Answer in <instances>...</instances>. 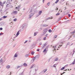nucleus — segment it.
I'll return each mask as SVG.
<instances>
[{"instance_id": "nucleus-1", "label": "nucleus", "mask_w": 75, "mask_h": 75, "mask_svg": "<svg viewBox=\"0 0 75 75\" xmlns=\"http://www.w3.org/2000/svg\"><path fill=\"white\" fill-rule=\"evenodd\" d=\"M30 12L31 13L29 15V18H31L34 15V14H35V13L33 11H32V10H30Z\"/></svg>"}, {"instance_id": "nucleus-2", "label": "nucleus", "mask_w": 75, "mask_h": 75, "mask_svg": "<svg viewBox=\"0 0 75 75\" xmlns=\"http://www.w3.org/2000/svg\"><path fill=\"white\" fill-rule=\"evenodd\" d=\"M32 66L33 67H36L35 69V72H36L37 71V70H38V67L36 66H35V64H32Z\"/></svg>"}, {"instance_id": "nucleus-3", "label": "nucleus", "mask_w": 75, "mask_h": 75, "mask_svg": "<svg viewBox=\"0 0 75 75\" xmlns=\"http://www.w3.org/2000/svg\"><path fill=\"white\" fill-rule=\"evenodd\" d=\"M48 31V28H45L43 30V34L42 35H45L46 33Z\"/></svg>"}, {"instance_id": "nucleus-4", "label": "nucleus", "mask_w": 75, "mask_h": 75, "mask_svg": "<svg viewBox=\"0 0 75 75\" xmlns=\"http://www.w3.org/2000/svg\"><path fill=\"white\" fill-rule=\"evenodd\" d=\"M40 55L39 54H38L35 57H33L35 59H38L39 58H40Z\"/></svg>"}, {"instance_id": "nucleus-5", "label": "nucleus", "mask_w": 75, "mask_h": 75, "mask_svg": "<svg viewBox=\"0 0 75 75\" xmlns=\"http://www.w3.org/2000/svg\"><path fill=\"white\" fill-rule=\"evenodd\" d=\"M27 27V24L25 23V24H24L23 25V26H22V29H24V28H25Z\"/></svg>"}, {"instance_id": "nucleus-6", "label": "nucleus", "mask_w": 75, "mask_h": 75, "mask_svg": "<svg viewBox=\"0 0 75 75\" xmlns=\"http://www.w3.org/2000/svg\"><path fill=\"white\" fill-rule=\"evenodd\" d=\"M42 13V11H39V13H38V14L37 16V17H38V16H40V15H41V14Z\"/></svg>"}, {"instance_id": "nucleus-7", "label": "nucleus", "mask_w": 75, "mask_h": 75, "mask_svg": "<svg viewBox=\"0 0 75 75\" xmlns=\"http://www.w3.org/2000/svg\"><path fill=\"white\" fill-rule=\"evenodd\" d=\"M35 59L33 57L31 60V61L30 62L31 63H33V62H34V61H35Z\"/></svg>"}, {"instance_id": "nucleus-8", "label": "nucleus", "mask_w": 75, "mask_h": 75, "mask_svg": "<svg viewBox=\"0 0 75 75\" xmlns=\"http://www.w3.org/2000/svg\"><path fill=\"white\" fill-rule=\"evenodd\" d=\"M30 56V53H29L28 54H26L25 55V57L26 58H27V57H28Z\"/></svg>"}, {"instance_id": "nucleus-9", "label": "nucleus", "mask_w": 75, "mask_h": 75, "mask_svg": "<svg viewBox=\"0 0 75 75\" xmlns=\"http://www.w3.org/2000/svg\"><path fill=\"white\" fill-rule=\"evenodd\" d=\"M19 32H20V30H19L16 33V37H18V35L20 34V33H19Z\"/></svg>"}, {"instance_id": "nucleus-10", "label": "nucleus", "mask_w": 75, "mask_h": 75, "mask_svg": "<svg viewBox=\"0 0 75 75\" xmlns=\"http://www.w3.org/2000/svg\"><path fill=\"white\" fill-rule=\"evenodd\" d=\"M17 14V11H15L13 12L12 13H11V14Z\"/></svg>"}, {"instance_id": "nucleus-11", "label": "nucleus", "mask_w": 75, "mask_h": 75, "mask_svg": "<svg viewBox=\"0 0 75 75\" xmlns=\"http://www.w3.org/2000/svg\"><path fill=\"white\" fill-rule=\"evenodd\" d=\"M47 71V69H45L43 70L42 72H43V73H45V72L46 71Z\"/></svg>"}, {"instance_id": "nucleus-12", "label": "nucleus", "mask_w": 75, "mask_h": 75, "mask_svg": "<svg viewBox=\"0 0 75 75\" xmlns=\"http://www.w3.org/2000/svg\"><path fill=\"white\" fill-rule=\"evenodd\" d=\"M10 68V66L9 65H7L6 66V68L7 69H9Z\"/></svg>"}, {"instance_id": "nucleus-13", "label": "nucleus", "mask_w": 75, "mask_h": 75, "mask_svg": "<svg viewBox=\"0 0 75 75\" xmlns=\"http://www.w3.org/2000/svg\"><path fill=\"white\" fill-rule=\"evenodd\" d=\"M14 57L15 58H16L17 57V54H15L14 55Z\"/></svg>"}, {"instance_id": "nucleus-14", "label": "nucleus", "mask_w": 75, "mask_h": 75, "mask_svg": "<svg viewBox=\"0 0 75 75\" xmlns=\"http://www.w3.org/2000/svg\"><path fill=\"white\" fill-rule=\"evenodd\" d=\"M23 65L24 67H27V64L26 63H24L23 64Z\"/></svg>"}, {"instance_id": "nucleus-15", "label": "nucleus", "mask_w": 75, "mask_h": 75, "mask_svg": "<svg viewBox=\"0 0 75 75\" xmlns=\"http://www.w3.org/2000/svg\"><path fill=\"white\" fill-rule=\"evenodd\" d=\"M0 4L1 6H3V3L1 2H0Z\"/></svg>"}, {"instance_id": "nucleus-16", "label": "nucleus", "mask_w": 75, "mask_h": 75, "mask_svg": "<svg viewBox=\"0 0 75 75\" xmlns=\"http://www.w3.org/2000/svg\"><path fill=\"white\" fill-rule=\"evenodd\" d=\"M7 17V16H4L2 17V18H6V17Z\"/></svg>"}, {"instance_id": "nucleus-17", "label": "nucleus", "mask_w": 75, "mask_h": 75, "mask_svg": "<svg viewBox=\"0 0 75 75\" xmlns=\"http://www.w3.org/2000/svg\"><path fill=\"white\" fill-rule=\"evenodd\" d=\"M34 53H35V52H34V51H32L31 52V54H32V55H34Z\"/></svg>"}, {"instance_id": "nucleus-18", "label": "nucleus", "mask_w": 75, "mask_h": 75, "mask_svg": "<svg viewBox=\"0 0 75 75\" xmlns=\"http://www.w3.org/2000/svg\"><path fill=\"white\" fill-rule=\"evenodd\" d=\"M43 27H47V26H48V25H45V24H43Z\"/></svg>"}, {"instance_id": "nucleus-19", "label": "nucleus", "mask_w": 75, "mask_h": 75, "mask_svg": "<svg viewBox=\"0 0 75 75\" xmlns=\"http://www.w3.org/2000/svg\"><path fill=\"white\" fill-rule=\"evenodd\" d=\"M64 69H65V67H63L61 69V71H62V70Z\"/></svg>"}, {"instance_id": "nucleus-20", "label": "nucleus", "mask_w": 75, "mask_h": 75, "mask_svg": "<svg viewBox=\"0 0 75 75\" xmlns=\"http://www.w3.org/2000/svg\"><path fill=\"white\" fill-rule=\"evenodd\" d=\"M52 18H52V17H51V18L49 17V18H47V20H50V19H52Z\"/></svg>"}, {"instance_id": "nucleus-21", "label": "nucleus", "mask_w": 75, "mask_h": 75, "mask_svg": "<svg viewBox=\"0 0 75 75\" xmlns=\"http://www.w3.org/2000/svg\"><path fill=\"white\" fill-rule=\"evenodd\" d=\"M58 60V58H57L54 59V61H57Z\"/></svg>"}, {"instance_id": "nucleus-22", "label": "nucleus", "mask_w": 75, "mask_h": 75, "mask_svg": "<svg viewBox=\"0 0 75 75\" xmlns=\"http://www.w3.org/2000/svg\"><path fill=\"white\" fill-rule=\"evenodd\" d=\"M2 61L3 59H2V58H1L0 59V63H1V62H2Z\"/></svg>"}, {"instance_id": "nucleus-23", "label": "nucleus", "mask_w": 75, "mask_h": 75, "mask_svg": "<svg viewBox=\"0 0 75 75\" xmlns=\"http://www.w3.org/2000/svg\"><path fill=\"white\" fill-rule=\"evenodd\" d=\"M46 48H45V49H44V51H43V52H45L46 51Z\"/></svg>"}, {"instance_id": "nucleus-24", "label": "nucleus", "mask_w": 75, "mask_h": 75, "mask_svg": "<svg viewBox=\"0 0 75 75\" xmlns=\"http://www.w3.org/2000/svg\"><path fill=\"white\" fill-rule=\"evenodd\" d=\"M20 6H18V7H16V8H17V9H18V8H20Z\"/></svg>"}, {"instance_id": "nucleus-25", "label": "nucleus", "mask_w": 75, "mask_h": 75, "mask_svg": "<svg viewBox=\"0 0 75 75\" xmlns=\"http://www.w3.org/2000/svg\"><path fill=\"white\" fill-rule=\"evenodd\" d=\"M47 43H45V44H44V46L43 47V48H44V47H45V46H46V45H47Z\"/></svg>"}, {"instance_id": "nucleus-26", "label": "nucleus", "mask_w": 75, "mask_h": 75, "mask_svg": "<svg viewBox=\"0 0 75 75\" xmlns=\"http://www.w3.org/2000/svg\"><path fill=\"white\" fill-rule=\"evenodd\" d=\"M58 1H59V0H57L55 2V3L56 4H57V3L58 2Z\"/></svg>"}, {"instance_id": "nucleus-27", "label": "nucleus", "mask_w": 75, "mask_h": 75, "mask_svg": "<svg viewBox=\"0 0 75 75\" xmlns=\"http://www.w3.org/2000/svg\"><path fill=\"white\" fill-rule=\"evenodd\" d=\"M59 14H60L59 13H57V14H56V16H58V15H59Z\"/></svg>"}, {"instance_id": "nucleus-28", "label": "nucleus", "mask_w": 75, "mask_h": 75, "mask_svg": "<svg viewBox=\"0 0 75 75\" xmlns=\"http://www.w3.org/2000/svg\"><path fill=\"white\" fill-rule=\"evenodd\" d=\"M13 21H17V19L16 18H15L13 19Z\"/></svg>"}, {"instance_id": "nucleus-29", "label": "nucleus", "mask_w": 75, "mask_h": 75, "mask_svg": "<svg viewBox=\"0 0 75 75\" xmlns=\"http://www.w3.org/2000/svg\"><path fill=\"white\" fill-rule=\"evenodd\" d=\"M41 40V38H39V39H38V40L39 41H40Z\"/></svg>"}, {"instance_id": "nucleus-30", "label": "nucleus", "mask_w": 75, "mask_h": 75, "mask_svg": "<svg viewBox=\"0 0 75 75\" xmlns=\"http://www.w3.org/2000/svg\"><path fill=\"white\" fill-rule=\"evenodd\" d=\"M48 31L49 33H51V29H49Z\"/></svg>"}, {"instance_id": "nucleus-31", "label": "nucleus", "mask_w": 75, "mask_h": 75, "mask_svg": "<svg viewBox=\"0 0 75 75\" xmlns=\"http://www.w3.org/2000/svg\"><path fill=\"white\" fill-rule=\"evenodd\" d=\"M57 37V35H55L54 37V38H56Z\"/></svg>"}, {"instance_id": "nucleus-32", "label": "nucleus", "mask_w": 75, "mask_h": 75, "mask_svg": "<svg viewBox=\"0 0 75 75\" xmlns=\"http://www.w3.org/2000/svg\"><path fill=\"white\" fill-rule=\"evenodd\" d=\"M20 67H21V66H17V69H18V68H20Z\"/></svg>"}, {"instance_id": "nucleus-33", "label": "nucleus", "mask_w": 75, "mask_h": 75, "mask_svg": "<svg viewBox=\"0 0 75 75\" xmlns=\"http://www.w3.org/2000/svg\"><path fill=\"white\" fill-rule=\"evenodd\" d=\"M56 47H57V45H56L55 46V47H54V51H55V48H56Z\"/></svg>"}, {"instance_id": "nucleus-34", "label": "nucleus", "mask_w": 75, "mask_h": 75, "mask_svg": "<svg viewBox=\"0 0 75 75\" xmlns=\"http://www.w3.org/2000/svg\"><path fill=\"white\" fill-rule=\"evenodd\" d=\"M56 65V64H55L53 66V67H54V68H55V67H56V66H55Z\"/></svg>"}, {"instance_id": "nucleus-35", "label": "nucleus", "mask_w": 75, "mask_h": 75, "mask_svg": "<svg viewBox=\"0 0 75 75\" xmlns=\"http://www.w3.org/2000/svg\"><path fill=\"white\" fill-rule=\"evenodd\" d=\"M70 44V42H68L67 44V45H69Z\"/></svg>"}, {"instance_id": "nucleus-36", "label": "nucleus", "mask_w": 75, "mask_h": 75, "mask_svg": "<svg viewBox=\"0 0 75 75\" xmlns=\"http://www.w3.org/2000/svg\"><path fill=\"white\" fill-rule=\"evenodd\" d=\"M46 38H47L46 37H45L44 38V40H46Z\"/></svg>"}, {"instance_id": "nucleus-37", "label": "nucleus", "mask_w": 75, "mask_h": 75, "mask_svg": "<svg viewBox=\"0 0 75 75\" xmlns=\"http://www.w3.org/2000/svg\"><path fill=\"white\" fill-rule=\"evenodd\" d=\"M48 35V34H46V35H45V37H47V35Z\"/></svg>"}, {"instance_id": "nucleus-38", "label": "nucleus", "mask_w": 75, "mask_h": 75, "mask_svg": "<svg viewBox=\"0 0 75 75\" xmlns=\"http://www.w3.org/2000/svg\"><path fill=\"white\" fill-rule=\"evenodd\" d=\"M37 35V33H34V36H35V35Z\"/></svg>"}, {"instance_id": "nucleus-39", "label": "nucleus", "mask_w": 75, "mask_h": 75, "mask_svg": "<svg viewBox=\"0 0 75 75\" xmlns=\"http://www.w3.org/2000/svg\"><path fill=\"white\" fill-rule=\"evenodd\" d=\"M47 6H50V2H48L47 4Z\"/></svg>"}, {"instance_id": "nucleus-40", "label": "nucleus", "mask_w": 75, "mask_h": 75, "mask_svg": "<svg viewBox=\"0 0 75 75\" xmlns=\"http://www.w3.org/2000/svg\"><path fill=\"white\" fill-rule=\"evenodd\" d=\"M68 16L69 17H71V15L69 14H68Z\"/></svg>"}, {"instance_id": "nucleus-41", "label": "nucleus", "mask_w": 75, "mask_h": 75, "mask_svg": "<svg viewBox=\"0 0 75 75\" xmlns=\"http://www.w3.org/2000/svg\"><path fill=\"white\" fill-rule=\"evenodd\" d=\"M10 3H8L6 5V7H8V6L10 4Z\"/></svg>"}, {"instance_id": "nucleus-42", "label": "nucleus", "mask_w": 75, "mask_h": 75, "mask_svg": "<svg viewBox=\"0 0 75 75\" xmlns=\"http://www.w3.org/2000/svg\"><path fill=\"white\" fill-rule=\"evenodd\" d=\"M0 30H3V28H0Z\"/></svg>"}, {"instance_id": "nucleus-43", "label": "nucleus", "mask_w": 75, "mask_h": 75, "mask_svg": "<svg viewBox=\"0 0 75 75\" xmlns=\"http://www.w3.org/2000/svg\"><path fill=\"white\" fill-rule=\"evenodd\" d=\"M28 41V40H26L25 42H24V44H25V43H26V42H27Z\"/></svg>"}, {"instance_id": "nucleus-44", "label": "nucleus", "mask_w": 75, "mask_h": 75, "mask_svg": "<svg viewBox=\"0 0 75 75\" xmlns=\"http://www.w3.org/2000/svg\"><path fill=\"white\" fill-rule=\"evenodd\" d=\"M61 18H59V19L58 20V21H60V20H61Z\"/></svg>"}, {"instance_id": "nucleus-45", "label": "nucleus", "mask_w": 75, "mask_h": 75, "mask_svg": "<svg viewBox=\"0 0 75 75\" xmlns=\"http://www.w3.org/2000/svg\"><path fill=\"white\" fill-rule=\"evenodd\" d=\"M3 20V18H2V17L1 18H0V21H1Z\"/></svg>"}, {"instance_id": "nucleus-46", "label": "nucleus", "mask_w": 75, "mask_h": 75, "mask_svg": "<svg viewBox=\"0 0 75 75\" xmlns=\"http://www.w3.org/2000/svg\"><path fill=\"white\" fill-rule=\"evenodd\" d=\"M73 52H73V54H72V55H74V53H75V51H74V50H73Z\"/></svg>"}, {"instance_id": "nucleus-47", "label": "nucleus", "mask_w": 75, "mask_h": 75, "mask_svg": "<svg viewBox=\"0 0 75 75\" xmlns=\"http://www.w3.org/2000/svg\"><path fill=\"white\" fill-rule=\"evenodd\" d=\"M37 51H40V49H38L37 50Z\"/></svg>"}, {"instance_id": "nucleus-48", "label": "nucleus", "mask_w": 75, "mask_h": 75, "mask_svg": "<svg viewBox=\"0 0 75 75\" xmlns=\"http://www.w3.org/2000/svg\"><path fill=\"white\" fill-rule=\"evenodd\" d=\"M71 38V36H70V37H69V38L68 39L69 40V39H70V38Z\"/></svg>"}, {"instance_id": "nucleus-49", "label": "nucleus", "mask_w": 75, "mask_h": 75, "mask_svg": "<svg viewBox=\"0 0 75 75\" xmlns=\"http://www.w3.org/2000/svg\"><path fill=\"white\" fill-rule=\"evenodd\" d=\"M49 47V46H47L46 47V48H48V47Z\"/></svg>"}, {"instance_id": "nucleus-50", "label": "nucleus", "mask_w": 75, "mask_h": 75, "mask_svg": "<svg viewBox=\"0 0 75 75\" xmlns=\"http://www.w3.org/2000/svg\"><path fill=\"white\" fill-rule=\"evenodd\" d=\"M17 36L16 35L15 36V37H14V38H16V37H17Z\"/></svg>"}, {"instance_id": "nucleus-51", "label": "nucleus", "mask_w": 75, "mask_h": 75, "mask_svg": "<svg viewBox=\"0 0 75 75\" xmlns=\"http://www.w3.org/2000/svg\"><path fill=\"white\" fill-rule=\"evenodd\" d=\"M3 33H0V35H3Z\"/></svg>"}, {"instance_id": "nucleus-52", "label": "nucleus", "mask_w": 75, "mask_h": 75, "mask_svg": "<svg viewBox=\"0 0 75 75\" xmlns=\"http://www.w3.org/2000/svg\"><path fill=\"white\" fill-rule=\"evenodd\" d=\"M33 68V67L32 66H31V67H30V69H31L32 68Z\"/></svg>"}, {"instance_id": "nucleus-53", "label": "nucleus", "mask_w": 75, "mask_h": 75, "mask_svg": "<svg viewBox=\"0 0 75 75\" xmlns=\"http://www.w3.org/2000/svg\"><path fill=\"white\" fill-rule=\"evenodd\" d=\"M5 3H6V1H4L3 2V4H5Z\"/></svg>"}, {"instance_id": "nucleus-54", "label": "nucleus", "mask_w": 75, "mask_h": 75, "mask_svg": "<svg viewBox=\"0 0 75 75\" xmlns=\"http://www.w3.org/2000/svg\"><path fill=\"white\" fill-rule=\"evenodd\" d=\"M40 45H42V43L41 42H40L39 43Z\"/></svg>"}, {"instance_id": "nucleus-55", "label": "nucleus", "mask_w": 75, "mask_h": 75, "mask_svg": "<svg viewBox=\"0 0 75 75\" xmlns=\"http://www.w3.org/2000/svg\"><path fill=\"white\" fill-rule=\"evenodd\" d=\"M15 46H16V45H13V47H15Z\"/></svg>"}, {"instance_id": "nucleus-56", "label": "nucleus", "mask_w": 75, "mask_h": 75, "mask_svg": "<svg viewBox=\"0 0 75 75\" xmlns=\"http://www.w3.org/2000/svg\"><path fill=\"white\" fill-rule=\"evenodd\" d=\"M67 71V69H66L65 70H64V71Z\"/></svg>"}, {"instance_id": "nucleus-57", "label": "nucleus", "mask_w": 75, "mask_h": 75, "mask_svg": "<svg viewBox=\"0 0 75 75\" xmlns=\"http://www.w3.org/2000/svg\"><path fill=\"white\" fill-rule=\"evenodd\" d=\"M44 1H45V0H43V2L44 3Z\"/></svg>"}, {"instance_id": "nucleus-58", "label": "nucleus", "mask_w": 75, "mask_h": 75, "mask_svg": "<svg viewBox=\"0 0 75 75\" xmlns=\"http://www.w3.org/2000/svg\"><path fill=\"white\" fill-rule=\"evenodd\" d=\"M15 59H16V58H14L13 59V60H15Z\"/></svg>"}, {"instance_id": "nucleus-59", "label": "nucleus", "mask_w": 75, "mask_h": 75, "mask_svg": "<svg viewBox=\"0 0 75 75\" xmlns=\"http://www.w3.org/2000/svg\"><path fill=\"white\" fill-rule=\"evenodd\" d=\"M73 34H74V33H75V32H72Z\"/></svg>"}, {"instance_id": "nucleus-60", "label": "nucleus", "mask_w": 75, "mask_h": 75, "mask_svg": "<svg viewBox=\"0 0 75 75\" xmlns=\"http://www.w3.org/2000/svg\"><path fill=\"white\" fill-rule=\"evenodd\" d=\"M73 44H74L73 43H72L71 44V45H73Z\"/></svg>"}, {"instance_id": "nucleus-61", "label": "nucleus", "mask_w": 75, "mask_h": 75, "mask_svg": "<svg viewBox=\"0 0 75 75\" xmlns=\"http://www.w3.org/2000/svg\"><path fill=\"white\" fill-rule=\"evenodd\" d=\"M64 0H62V1H64Z\"/></svg>"}, {"instance_id": "nucleus-62", "label": "nucleus", "mask_w": 75, "mask_h": 75, "mask_svg": "<svg viewBox=\"0 0 75 75\" xmlns=\"http://www.w3.org/2000/svg\"><path fill=\"white\" fill-rule=\"evenodd\" d=\"M64 73H65V72H64L62 73V74H64Z\"/></svg>"}, {"instance_id": "nucleus-63", "label": "nucleus", "mask_w": 75, "mask_h": 75, "mask_svg": "<svg viewBox=\"0 0 75 75\" xmlns=\"http://www.w3.org/2000/svg\"><path fill=\"white\" fill-rule=\"evenodd\" d=\"M63 74V73H62V74H61V75H62Z\"/></svg>"}, {"instance_id": "nucleus-64", "label": "nucleus", "mask_w": 75, "mask_h": 75, "mask_svg": "<svg viewBox=\"0 0 75 75\" xmlns=\"http://www.w3.org/2000/svg\"><path fill=\"white\" fill-rule=\"evenodd\" d=\"M11 72H10V75H11Z\"/></svg>"}]
</instances>
